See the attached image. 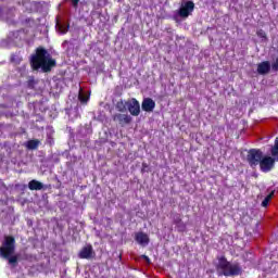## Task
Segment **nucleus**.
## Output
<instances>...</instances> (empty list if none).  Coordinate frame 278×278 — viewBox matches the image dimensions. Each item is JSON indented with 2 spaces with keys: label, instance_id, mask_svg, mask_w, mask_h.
I'll list each match as a JSON object with an SVG mask.
<instances>
[{
  "label": "nucleus",
  "instance_id": "obj_1",
  "mask_svg": "<svg viewBox=\"0 0 278 278\" xmlns=\"http://www.w3.org/2000/svg\"><path fill=\"white\" fill-rule=\"evenodd\" d=\"M55 59L43 47H38L35 53L30 56V68L34 71H42V73H51L56 66Z\"/></svg>",
  "mask_w": 278,
  "mask_h": 278
},
{
  "label": "nucleus",
  "instance_id": "obj_2",
  "mask_svg": "<svg viewBox=\"0 0 278 278\" xmlns=\"http://www.w3.org/2000/svg\"><path fill=\"white\" fill-rule=\"evenodd\" d=\"M15 250L16 239H14L13 236H5L2 247H0V257L8 260L9 264L12 266H16V264H18V256L14 255Z\"/></svg>",
  "mask_w": 278,
  "mask_h": 278
},
{
  "label": "nucleus",
  "instance_id": "obj_3",
  "mask_svg": "<svg viewBox=\"0 0 278 278\" xmlns=\"http://www.w3.org/2000/svg\"><path fill=\"white\" fill-rule=\"evenodd\" d=\"M217 270H222L219 277L223 275L224 277H238V275H242V267L240 264H231L225 256L218 258Z\"/></svg>",
  "mask_w": 278,
  "mask_h": 278
},
{
  "label": "nucleus",
  "instance_id": "obj_4",
  "mask_svg": "<svg viewBox=\"0 0 278 278\" xmlns=\"http://www.w3.org/2000/svg\"><path fill=\"white\" fill-rule=\"evenodd\" d=\"M262 157H264V152L260 149H250L247 155V162L251 168H257L260 166V162H262Z\"/></svg>",
  "mask_w": 278,
  "mask_h": 278
},
{
  "label": "nucleus",
  "instance_id": "obj_5",
  "mask_svg": "<svg viewBox=\"0 0 278 278\" xmlns=\"http://www.w3.org/2000/svg\"><path fill=\"white\" fill-rule=\"evenodd\" d=\"M275 159L273 156H263L258 163L262 173H270L275 168Z\"/></svg>",
  "mask_w": 278,
  "mask_h": 278
},
{
  "label": "nucleus",
  "instance_id": "obj_6",
  "mask_svg": "<svg viewBox=\"0 0 278 278\" xmlns=\"http://www.w3.org/2000/svg\"><path fill=\"white\" fill-rule=\"evenodd\" d=\"M96 256H97V253L94 252V249L90 243L83 247L81 250L78 252L79 260H92Z\"/></svg>",
  "mask_w": 278,
  "mask_h": 278
},
{
  "label": "nucleus",
  "instance_id": "obj_7",
  "mask_svg": "<svg viewBox=\"0 0 278 278\" xmlns=\"http://www.w3.org/2000/svg\"><path fill=\"white\" fill-rule=\"evenodd\" d=\"M192 12H194V2L187 1L185 5L180 7L178 14L181 18H188Z\"/></svg>",
  "mask_w": 278,
  "mask_h": 278
},
{
  "label": "nucleus",
  "instance_id": "obj_8",
  "mask_svg": "<svg viewBox=\"0 0 278 278\" xmlns=\"http://www.w3.org/2000/svg\"><path fill=\"white\" fill-rule=\"evenodd\" d=\"M126 104L131 116H140V102H138L136 98L127 101Z\"/></svg>",
  "mask_w": 278,
  "mask_h": 278
},
{
  "label": "nucleus",
  "instance_id": "obj_9",
  "mask_svg": "<svg viewBox=\"0 0 278 278\" xmlns=\"http://www.w3.org/2000/svg\"><path fill=\"white\" fill-rule=\"evenodd\" d=\"M113 121H117L122 127H125L131 123V116L118 113L113 116Z\"/></svg>",
  "mask_w": 278,
  "mask_h": 278
},
{
  "label": "nucleus",
  "instance_id": "obj_10",
  "mask_svg": "<svg viewBox=\"0 0 278 278\" xmlns=\"http://www.w3.org/2000/svg\"><path fill=\"white\" fill-rule=\"evenodd\" d=\"M141 110H143V112H153V110H155V101L151 98H144L141 103Z\"/></svg>",
  "mask_w": 278,
  "mask_h": 278
},
{
  "label": "nucleus",
  "instance_id": "obj_11",
  "mask_svg": "<svg viewBox=\"0 0 278 278\" xmlns=\"http://www.w3.org/2000/svg\"><path fill=\"white\" fill-rule=\"evenodd\" d=\"M258 75H268L270 73V61H263L257 64Z\"/></svg>",
  "mask_w": 278,
  "mask_h": 278
},
{
  "label": "nucleus",
  "instance_id": "obj_12",
  "mask_svg": "<svg viewBox=\"0 0 278 278\" xmlns=\"http://www.w3.org/2000/svg\"><path fill=\"white\" fill-rule=\"evenodd\" d=\"M135 240L138 242V244H141V247H147V244L150 242L149 235L144 232H137L135 235Z\"/></svg>",
  "mask_w": 278,
  "mask_h": 278
},
{
  "label": "nucleus",
  "instance_id": "obj_13",
  "mask_svg": "<svg viewBox=\"0 0 278 278\" xmlns=\"http://www.w3.org/2000/svg\"><path fill=\"white\" fill-rule=\"evenodd\" d=\"M28 188L30 190H45V185L36 179L28 182Z\"/></svg>",
  "mask_w": 278,
  "mask_h": 278
},
{
  "label": "nucleus",
  "instance_id": "obj_14",
  "mask_svg": "<svg viewBox=\"0 0 278 278\" xmlns=\"http://www.w3.org/2000/svg\"><path fill=\"white\" fill-rule=\"evenodd\" d=\"M40 147V140L38 139H30L26 142V148L30 151H36Z\"/></svg>",
  "mask_w": 278,
  "mask_h": 278
},
{
  "label": "nucleus",
  "instance_id": "obj_15",
  "mask_svg": "<svg viewBox=\"0 0 278 278\" xmlns=\"http://www.w3.org/2000/svg\"><path fill=\"white\" fill-rule=\"evenodd\" d=\"M37 84H38V80H36L34 76H29L28 80L26 81V86L27 88H29V90H34Z\"/></svg>",
  "mask_w": 278,
  "mask_h": 278
},
{
  "label": "nucleus",
  "instance_id": "obj_16",
  "mask_svg": "<svg viewBox=\"0 0 278 278\" xmlns=\"http://www.w3.org/2000/svg\"><path fill=\"white\" fill-rule=\"evenodd\" d=\"M116 110H117V112H126V110H127V102H125L123 100H119L116 103Z\"/></svg>",
  "mask_w": 278,
  "mask_h": 278
},
{
  "label": "nucleus",
  "instance_id": "obj_17",
  "mask_svg": "<svg viewBox=\"0 0 278 278\" xmlns=\"http://www.w3.org/2000/svg\"><path fill=\"white\" fill-rule=\"evenodd\" d=\"M275 197V191H271L266 195V198L262 202V207H268V203H270V200Z\"/></svg>",
  "mask_w": 278,
  "mask_h": 278
},
{
  "label": "nucleus",
  "instance_id": "obj_18",
  "mask_svg": "<svg viewBox=\"0 0 278 278\" xmlns=\"http://www.w3.org/2000/svg\"><path fill=\"white\" fill-rule=\"evenodd\" d=\"M11 62L12 64H21V62H23V58H21L18 54H12Z\"/></svg>",
  "mask_w": 278,
  "mask_h": 278
},
{
  "label": "nucleus",
  "instance_id": "obj_19",
  "mask_svg": "<svg viewBox=\"0 0 278 278\" xmlns=\"http://www.w3.org/2000/svg\"><path fill=\"white\" fill-rule=\"evenodd\" d=\"M271 157L278 162V146L274 144V147L270 150Z\"/></svg>",
  "mask_w": 278,
  "mask_h": 278
},
{
  "label": "nucleus",
  "instance_id": "obj_20",
  "mask_svg": "<svg viewBox=\"0 0 278 278\" xmlns=\"http://www.w3.org/2000/svg\"><path fill=\"white\" fill-rule=\"evenodd\" d=\"M78 99L80 103H88V101L90 100V96H84V93H79Z\"/></svg>",
  "mask_w": 278,
  "mask_h": 278
},
{
  "label": "nucleus",
  "instance_id": "obj_21",
  "mask_svg": "<svg viewBox=\"0 0 278 278\" xmlns=\"http://www.w3.org/2000/svg\"><path fill=\"white\" fill-rule=\"evenodd\" d=\"M176 227L180 233H184V231H186V224L184 222L181 224H178Z\"/></svg>",
  "mask_w": 278,
  "mask_h": 278
},
{
  "label": "nucleus",
  "instance_id": "obj_22",
  "mask_svg": "<svg viewBox=\"0 0 278 278\" xmlns=\"http://www.w3.org/2000/svg\"><path fill=\"white\" fill-rule=\"evenodd\" d=\"M256 36H258V38H264L266 39V31H264V29H258L256 31Z\"/></svg>",
  "mask_w": 278,
  "mask_h": 278
},
{
  "label": "nucleus",
  "instance_id": "obj_23",
  "mask_svg": "<svg viewBox=\"0 0 278 278\" xmlns=\"http://www.w3.org/2000/svg\"><path fill=\"white\" fill-rule=\"evenodd\" d=\"M271 71L275 73L278 72V58L275 60V62L271 64Z\"/></svg>",
  "mask_w": 278,
  "mask_h": 278
},
{
  "label": "nucleus",
  "instance_id": "obj_24",
  "mask_svg": "<svg viewBox=\"0 0 278 278\" xmlns=\"http://www.w3.org/2000/svg\"><path fill=\"white\" fill-rule=\"evenodd\" d=\"M184 222L181 220L180 216H177L176 218H174V225L178 226L180 224H182Z\"/></svg>",
  "mask_w": 278,
  "mask_h": 278
},
{
  "label": "nucleus",
  "instance_id": "obj_25",
  "mask_svg": "<svg viewBox=\"0 0 278 278\" xmlns=\"http://www.w3.org/2000/svg\"><path fill=\"white\" fill-rule=\"evenodd\" d=\"M147 168H149V164H147V163H142V167H141V173L142 174H144V173H147Z\"/></svg>",
  "mask_w": 278,
  "mask_h": 278
},
{
  "label": "nucleus",
  "instance_id": "obj_26",
  "mask_svg": "<svg viewBox=\"0 0 278 278\" xmlns=\"http://www.w3.org/2000/svg\"><path fill=\"white\" fill-rule=\"evenodd\" d=\"M73 8H77L79 5V0H72Z\"/></svg>",
  "mask_w": 278,
  "mask_h": 278
},
{
  "label": "nucleus",
  "instance_id": "obj_27",
  "mask_svg": "<svg viewBox=\"0 0 278 278\" xmlns=\"http://www.w3.org/2000/svg\"><path fill=\"white\" fill-rule=\"evenodd\" d=\"M142 260H144V262H147V264H151V258H149V256L142 255Z\"/></svg>",
  "mask_w": 278,
  "mask_h": 278
},
{
  "label": "nucleus",
  "instance_id": "obj_28",
  "mask_svg": "<svg viewBox=\"0 0 278 278\" xmlns=\"http://www.w3.org/2000/svg\"><path fill=\"white\" fill-rule=\"evenodd\" d=\"M276 147H278V137L275 139V143Z\"/></svg>",
  "mask_w": 278,
  "mask_h": 278
},
{
  "label": "nucleus",
  "instance_id": "obj_29",
  "mask_svg": "<svg viewBox=\"0 0 278 278\" xmlns=\"http://www.w3.org/2000/svg\"><path fill=\"white\" fill-rule=\"evenodd\" d=\"M66 31H68V29H64V30L62 31V34H66Z\"/></svg>",
  "mask_w": 278,
  "mask_h": 278
}]
</instances>
